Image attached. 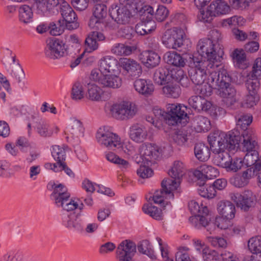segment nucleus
<instances>
[{
  "instance_id": "43",
  "label": "nucleus",
  "mask_w": 261,
  "mask_h": 261,
  "mask_svg": "<svg viewBox=\"0 0 261 261\" xmlns=\"http://www.w3.org/2000/svg\"><path fill=\"white\" fill-rule=\"evenodd\" d=\"M107 7L104 4H95L93 8V15L103 20L107 15Z\"/></svg>"
},
{
  "instance_id": "31",
  "label": "nucleus",
  "mask_w": 261,
  "mask_h": 261,
  "mask_svg": "<svg viewBox=\"0 0 261 261\" xmlns=\"http://www.w3.org/2000/svg\"><path fill=\"white\" fill-rule=\"evenodd\" d=\"M147 133L145 128L138 125H134L130 128L129 136L136 142H142L147 137Z\"/></svg>"
},
{
  "instance_id": "47",
  "label": "nucleus",
  "mask_w": 261,
  "mask_h": 261,
  "mask_svg": "<svg viewBox=\"0 0 261 261\" xmlns=\"http://www.w3.org/2000/svg\"><path fill=\"white\" fill-rule=\"evenodd\" d=\"M56 204H57L58 206H61L63 210L67 211H73L78 207L77 202L70 199L69 198H63L60 202Z\"/></svg>"
},
{
  "instance_id": "11",
  "label": "nucleus",
  "mask_w": 261,
  "mask_h": 261,
  "mask_svg": "<svg viewBox=\"0 0 261 261\" xmlns=\"http://www.w3.org/2000/svg\"><path fill=\"white\" fill-rule=\"evenodd\" d=\"M139 152L144 163L149 165V163H155L160 158L161 149L154 144L147 143L140 146Z\"/></svg>"
},
{
  "instance_id": "9",
  "label": "nucleus",
  "mask_w": 261,
  "mask_h": 261,
  "mask_svg": "<svg viewBox=\"0 0 261 261\" xmlns=\"http://www.w3.org/2000/svg\"><path fill=\"white\" fill-rule=\"evenodd\" d=\"M184 31L178 28L167 30L162 37L163 43L169 48L177 49L183 45Z\"/></svg>"
},
{
  "instance_id": "23",
  "label": "nucleus",
  "mask_w": 261,
  "mask_h": 261,
  "mask_svg": "<svg viewBox=\"0 0 261 261\" xmlns=\"http://www.w3.org/2000/svg\"><path fill=\"white\" fill-rule=\"evenodd\" d=\"M117 66V61L114 58L107 56L100 61L99 70L101 73L107 74L114 73Z\"/></svg>"
},
{
  "instance_id": "29",
  "label": "nucleus",
  "mask_w": 261,
  "mask_h": 261,
  "mask_svg": "<svg viewBox=\"0 0 261 261\" xmlns=\"http://www.w3.org/2000/svg\"><path fill=\"white\" fill-rule=\"evenodd\" d=\"M258 152L256 150L247 152L244 160L248 167L254 166L256 171L261 170V159H258Z\"/></svg>"
},
{
  "instance_id": "17",
  "label": "nucleus",
  "mask_w": 261,
  "mask_h": 261,
  "mask_svg": "<svg viewBox=\"0 0 261 261\" xmlns=\"http://www.w3.org/2000/svg\"><path fill=\"white\" fill-rule=\"evenodd\" d=\"M194 175L197 179V184L201 186L205 184L207 179H211L218 176L219 171L212 166L203 164L194 171Z\"/></svg>"
},
{
  "instance_id": "46",
  "label": "nucleus",
  "mask_w": 261,
  "mask_h": 261,
  "mask_svg": "<svg viewBox=\"0 0 261 261\" xmlns=\"http://www.w3.org/2000/svg\"><path fill=\"white\" fill-rule=\"evenodd\" d=\"M204 185L203 184L201 186L199 185L200 186L198 189L199 194L203 197L208 199L214 198L216 195V191L215 190L214 187L211 186V185L206 187L204 186Z\"/></svg>"
},
{
  "instance_id": "10",
  "label": "nucleus",
  "mask_w": 261,
  "mask_h": 261,
  "mask_svg": "<svg viewBox=\"0 0 261 261\" xmlns=\"http://www.w3.org/2000/svg\"><path fill=\"white\" fill-rule=\"evenodd\" d=\"M230 199L236 203L242 211L247 212L255 204V196L249 191H245L243 194L238 193H231Z\"/></svg>"
},
{
  "instance_id": "6",
  "label": "nucleus",
  "mask_w": 261,
  "mask_h": 261,
  "mask_svg": "<svg viewBox=\"0 0 261 261\" xmlns=\"http://www.w3.org/2000/svg\"><path fill=\"white\" fill-rule=\"evenodd\" d=\"M98 142L108 150L117 151L122 146V143L119 136L109 131L106 127L100 128L96 134Z\"/></svg>"
},
{
  "instance_id": "62",
  "label": "nucleus",
  "mask_w": 261,
  "mask_h": 261,
  "mask_svg": "<svg viewBox=\"0 0 261 261\" xmlns=\"http://www.w3.org/2000/svg\"><path fill=\"white\" fill-rule=\"evenodd\" d=\"M138 175L142 178L151 177L153 174V171L148 167L143 166H140L137 170Z\"/></svg>"
},
{
  "instance_id": "37",
  "label": "nucleus",
  "mask_w": 261,
  "mask_h": 261,
  "mask_svg": "<svg viewBox=\"0 0 261 261\" xmlns=\"http://www.w3.org/2000/svg\"><path fill=\"white\" fill-rule=\"evenodd\" d=\"M51 154L54 159L57 162L56 163L52 164V165L57 166L60 164L64 163L66 154L65 150L63 147L57 145L53 146Z\"/></svg>"
},
{
  "instance_id": "13",
  "label": "nucleus",
  "mask_w": 261,
  "mask_h": 261,
  "mask_svg": "<svg viewBox=\"0 0 261 261\" xmlns=\"http://www.w3.org/2000/svg\"><path fill=\"white\" fill-rule=\"evenodd\" d=\"M66 54L65 44L57 39L50 40L45 48V56L51 59L60 58Z\"/></svg>"
},
{
  "instance_id": "55",
  "label": "nucleus",
  "mask_w": 261,
  "mask_h": 261,
  "mask_svg": "<svg viewBox=\"0 0 261 261\" xmlns=\"http://www.w3.org/2000/svg\"><path fill=\"white\" fill-rule=\"evenodd\" d=\"M119 34L125 39L130 40L135 35V31L134 28L130 26H125L120 29Z\"/></svg>"
},
{
  "instance_id": "40",
  "label": "nucleus",
  "mask_w": 261,
  "mask_h": 261,
  "mask_svg": "<svg viewBox=\"0 0 261 261\" xmlns=\"http://www.w3.org/2000/svg\"><path fill=\"white\" fill-rule=\"evenodd\" d=\"M237 120V125L242 129L246 128L252 121V116L250 114L240 113L235 116Z\"/></svg>"
},
{
  "instance_id": "35",
  "label": "nucleus",
  "mask_w": 261,
  "mask_h": 261,
  "mask_svg": "<svg viewBox=\"0 0 261 261\" xmlns=\"http://www.w3.org/2000/svg\"><path fill=\"white\" fill-rule=\"evenodd\" d=\"M243 150L245 151H251L254 149L256 144L254 137L251 134L250 130H245L243 134Z\"/></svg>"
},
{
  "instance_id": "49",
  "label": "nucleus",
  "mask_w": 261,
  "mask_h": 261,
  "mask_svg": "<svg viewBox=\"0 0 261 261\" xmlns=\"http://www.w3.org/2000/svg\"><path fill=\"white\" fill-rule=\"evenodd\" d=\"M232 58L234 61L236 62L238 66L242 68L244 67L241 66L243 63L246 61V55L244 50L242 49H236L232 54Z\"/></svg>"
},
{
  "instance_id": "39",
  "label": "nucleus",
  "mask_w": 261,
  "mask_h": 261,
  "mask_svg": "<svg viewBox=\"0 0 261 261\" xmlns=\"http://www.w3.org/2000/svg\"><path fill=\"white\" fill-rule=\"evenodd\" d=\"M20 20L27 23L30 22L33 17V12L31 7L28 5H23L19 9Z\"/></svg>"
},
{
  "instance_id": "30",
  "label": "nucleus",
  "mask_w": 261,
  "mask_h": 261,
  "mask_svg": "<svg viewBox=\"0 0 261 261\" xmlns=\"http://www.w3.org/2000/svg\"><path fill=\"white\" fill-rule=\"evenodd\" d=\"M83 129L82 124L80 121L71 119L68 122L66 133L72 137H78L82 135Z\"/></svg>"
},
{
  "instance_id": "28",
  "label": "nucleus",
  "mask_w": 261,
  "mask_h": 261,
  "mask_svg": "<svg viewBox=\"0 0 261 261\" xmlns=\"http://www.w3.org/2000/svg\"><path fill=\"white\" fill-rule=\"evenodd\" d=\"M160 59V57L153 51H145L142 54V62L148 68L158 65Z\"/></svg>"
},
{
  "instance_id": "59",
  "label": "nucleus",
  "mask_w": 261,
  "mask_h": 261,
  "mask_svg": "<svg viewBox=\"0 0 261 261\" xmlns=\"http://www.w3.org/2000/svg\"><path fill=\"white\" fill-rule=\"evenodd\" d=\"M213 16H215L213 12L210 10V6H209L206 11H200V13L198 15V18L200 21L204 22H210L212 20Z\"/></svg>"
},
{
  "instance_id": "36",
  "label": "nucleus",
  "mask_w": 261,
  "mask_h": 261,
  "mask_svg": "<svg viewBox=\"0 0 261 261\" xmlns=\"http://www.w3.org/2000/svg\"><path fill=\"white\" fill-rule=\"evenodd\" d=\"M54 189V192L51 194V196L55 200V203L57 204L60 202V201L65 198H70V194L67 192L66 189L62 184L56 185Z\"/></svg>"
},
{
  "instance_id": "34",
  "label": "nucleus",
  "mask_w": 261,
  "mask_h": 261,
  "mask_svg": "<svg viewBox=\"0 0 261 261\" xmlns=\"http://www.w3.org/2000/svg\"><path fill=\"white\" fill-rule=\"evenodd\" d=\"M259 77L248 74L245 81V86L249 93L256 94L260 87Z\"/></svg>"
},
{
  "instance_id": "3",
  "label": "nucleus",
  "mask_w": 261,
  "mask_h": 261,
  "mask_svg": "<svg viewBox=\"0 0 261 261\" xmlns=\"http://www.w3.org/2000/svg\"><path fill=\"white\" fill-rule=\"evenodd\" d=\"M216 58V56L207 57L198 53L189 57V66L194 67L189 71V76L195 85L198 86L204 84L207 75L206 71L208 72L210 69L218 67L220 62L217 61Z\"/></svg>"
},
{
  "instance_id": "57",
  "label": "nucleus",
  "mask_w": 261,
  "mask_h": 261,
  "mask_svg": "<svg viewBox=\"0 0 261 261\" xmlns=\"http://www.w3.org/2000/svg\"><path fill=\"white\" fill-rule=\"evenodd\" d=\"M230 219H226L224 217L216 218L214 221L215 228H219L221 229H228L231 227Z\"/></svg>"
},
{
  "instance_id": "22",
  "label": "nucleus",
  "mask_w": 261,
  "mask_h": 261,
  "mask_svg": "<svg viewBox=\"0 0 261 261\" xmlns=\"http://www.w3.org/2000/svg\"><path fill=\"white\" fill-rule=\"evenodd\" d=\"M188 102L189 105L194 109L198 111H203L207 112L212 108V103L204 99L202 96L196 95L191 97Z\"/></svg>"
},
{
  "instance_id": "41",
  "label": "nucleus",
  "mask_w": 261,
  "mask_h": 261,
  "mask_svg": "<svg viewBox=\"0 0 261 261\" xmlns=\"http://www.w3.org/2000/svg\"><path fill=\"white\" fill-rule=\"evenodd\" d=\"M243 164V161L242 158L237 157L232 158L230 157L229 161L224 168H225L227 171L236 172L241 169Z\"/></svg>"
},
{
  "instance_id": "32",
  "label": "nucleus",
  "mask_w": 261,
  "mask_h": 261,
  "mask_svg": "<svg viewBox=\"0 0 261 261\" xmlns=\"http://www.w3.org/2000/svg\"><path fill=\"white\" fill-rule=\"evenodd\" d=\"M100 84L103 87L118 88L121 86V79L116 75L110 74H103Z\"/></svg>"
},
{
  "instance_id": "8",
  "label": "nucleus",
  "mask_w": 261,
  "mask_h": 261,
  "mask_svg": "<svg viewBox=\"0 0 261 261\" xmlns=\"http://www.w3.org/2000/svg\"><path fill=\"white\" fill-rule=\"evenodd\" d=\"M187 108L185 106L169 103L167 105L165 120L168 124L171 125L181 123L182 120L187 117Z\"/></svg>"
},
{
  "instance_id": "54",
  "label": "nucleus",
  "mask_w": 261,
  "mask_h": 261,
  "mask_svg": "<svg viewBox=\"0 0 261 261\" xmlns=\"http://www.w3.org/2000/svg\"><path fill=\"white\" fill-rule=\"evenodd\" d=\"M172 141L179 146L184 145L187 141L188 138L186 134L181 132H174L171 136Z\"/></svg>"
},
{
  "instance_id": "38",
  "label": "nucleus",
  "mask_w": 261,
  "mask_h": 261,
  "mask_svg": "<svg viewBox=\"0 0 261 261\" xmlns=\"http://www.w3.org/2000/svg\"><path fill=\"white\" fill-rule=\"evenodd\" d=\"M142 210L154 219L159 220L163 219L162 210L155 206L147 204L143 206Z\"/></svg>"
},
{
  "instance_id": "56",
  "label": "nucleus",
  "mask_w": 261,
  "mask_h": 261,
  "mask_svg": "<svg viewBox=\"0 0 261 261\" xmlns=\"http://www.w3.org/2000/svg\"><path fill=\"white\" fill-rule=\"evenodd\" d=\"M230 183L236 187H243L248 183L240 173L235 174L229 179Z\"/></svg>"
},
{
  "instance_id": "42",
  "label": "nucleus",
  "mask_w": 261,
  "mask_h": 261,
  "mask_svg": "<svg viewBox=\"0 0 261 261\" xmlns=\"http://www.w3.org/2000/svg\"><path fill=\"white\" fill-rule=\"evenodd\" d=\"M101 89L94 83L88 84V94L92 100H99L101 98Z\"/></svg>"
},
{
  "instance_id": "4",
  "label": "nucleus",
  "mask_w": 261,
  "mask_h": 261,
  "mask_svg": "<svg viewBox=\"0 0 261 261\" xmlns=\"http://www.w3.org/2000/svg\"><path fill=\"white\" fill-rule=\"evenodd\" d=\"M211 39H201L199 41L197 45V53L207 57L216 56L217 61L220 62L223 51L219 48L217 51L215 42H218L221 40V33L217 30L210 32Z\"/></svg>"
},
{
  "instance_id": "63",
  "label": "nucleus",
  "mask_w": 261,
  "mask_h": 261,
  "mask_svg": "<svg viewBox=\"0 0 261 261\" xmlns=\"http://www.w3.org/2000/svg\"><path fill=\"white\" fill-rule=\"evenodd\" d=\"M170 75L171 76V82L173 80L177 82H181V80L185 79L184 73L182 70H170Z\"/></svg>"
},
{
  "instance_id": "2",
  "label": "nucleus",
  "mask_w": 261,
  "mask_h": 261,
  "mask_svg": "<svg viewBox=\"0 0 261 261\" xmlns=\"http://www.w3.org/2000/svg\"><path fill=\"white\" fill-rule=\"evenodd\" d=\"M241 137L237 131L229 132L227 134L210 135L207 139L211 150L216 154L215 162L218 166L226 167L230 156L225 150H234L238 147Z\"/></svg>"
},
{
  "instance_id": "7",
  "label": "nucleus",
  "mask_w": 261,
  "mask_h": 261,
  "mask_svg": "<svg viewBox=\"0 0 261 261\" xmlns=\"http://www.w3.org/2000/svg\"><path fill=\"white\" fill-rule=\"evenodd\" d=\"M111 115L117 119H128L133 118L137 112L135 104L129 101H123L113 105L110 109Z\"/></svg>"
},
{
  "instance_id": "18",
  "label": "nucleus",
  "mask_w": 261,
  "mask_h": 261,
  "mask_svg": "<svg viewBox=\"0 0 261 261\" xmlns=\"http://www.w3.org/2000/svg\"><path fill=\"white\" fill-rule=\"evenodd\" d=\"M60 12L62 17L66 21V26L68 30H74L79 27L76 22L77 16L70 5L66 2L61 5Z\"/></svg>"
},
{
  "instance_id": "20",
  "label": "nucleus",
  "mask_w": 261,
  "mask_h": 261,
  "mask_svg": "<svg viewBox=\"0 0 261 261\" xmlns=\"http://www.w3.org/2000/svg\"><path fill=\"white\" fill-rule=\"evenodd\" d=\"M184 56H181L175 52H168L165 54L164 58L165 62L168 64L177 67H184L186 62L189 64V57L194 55L186 54Z\"/></svg>"
},
{
  "instance_id": "24",
  "label": "nucleus",
  "mask_w": 261,
  "mask_h": 261,
  "mask_svg": "<svg viewBox=\"0 0 261 261\" xmlns=\"http://www.w3.org/2000/svg\"><path fill=\"white\" fill-rule=\"evenodd\" d=\"M154 82L162 85L171 82L170 70L165 67H160L155 70L153 75Z\"/></svg>"
},
{
  "instance_id": "60",
  "label": "nucleus",
  "mask_w": 261,
  "mask_h": 261,
  "mask_svg": "<svg viewBox=\"0 0 261 261\" xmlns=\"http://www.w3.org/2000/svg\"><path fill=\"white\" fill-rule=\"evenodd\" d=\"M249 74L261 78V58H257L254 61L252 71Z\"/></svg>"
},
{
  "instance_id": "12",
  "label": "nucleus",
  "mask_w": 261,
  "mask_h": 261,
  "mask_svg": "<svg viewBox=\"0 0 261 261\" xmlns=\"http://www.w3.org/2000/svg\"><path fill=\"white\" fill-rule=\"evenodd\" d=\"M136 252V244L130 240H126L118 246L116 257L119 261H134L132 257Z\"/></svg>"
},
{
  "instance_id": "21",
  "label": "nucleus",
  "mask_w": 261,
  "mask_h": 261,
  "mask_svg": "<svg viewBox=\"0 0 261 261\" xmlns=\"http://www.w3.org/2000/svg\"><path fill=\"white\" fill-rule=\"evenodd\" d=\"M219 213L226 219H232L235 216L236 208L229 201H221L217 204Z\"/></svg>"
},
{
  "instance_id": "50",
  "label": "nucleus",
  "mask_w": 261,
  "mask_h": 261,
  "mask_svg": "<svg viewBox=\"0 0 261 261\" xmlns=\"http://www.w3.org/2000/svg\"><path fill=\"white\" fill-rule=\"evenodd\" d=\"M163 92L168 97L176 98L179 95V88L172 84L167 85L162 88Z\"/></svg>"
},
{
  "instance_id": "52",
  "label": "nucleus",
  "mask_w": 261,
  "mask_h": 261,
  "mask_svg": "<svg viewBox=\"0 0 261 261\" xmlns=\"http://www.w3.org/2000/svg\"><path fill=\"white\" fill-rule=\"evenodd\" d=\"M85 92L81 83L76 82L72 89V98L76 100H81L84 98Z\"/></svg>"
},
{
  "instance_id": "19",
  "label": "nucleus",
  "mask_w": 261,
  "mask_h": 261,
  "mask_svg": "<svg viewBox=\"0 0 261 261\" xmlns=\"http://www.w3.org/2000/svg\"><path fill=\"white\" fill-rule=\"evenodd\" d=\"M59 4V0H34L33 7L37 14L45 15L53 12Z\"/></svg>"
},
{
  "instance_id": "58",
  "label": "nucleus",
  "mask_w": 261,
  "mask_h": 261,
  "mask_svg": "<svg viewBox=\"0 0 261 261\" xmlns=\"http://www.w3.org/2000/svg\"><path fill=\"white\" fill-rule=\"evenodd\" d=\"M256 0H229V3L236 9H245L248 6L249 3Z\"/></svg>"
},
{
  "instance_id": "53",
  "label": "nucleus",
  "mask_w": 261,
  "mask_h": 261,
  "mask_svg": "<svg viewBox=\"0 0 261 261\" xmlns=\"http://www.w3.org/2000/svg\"><path fill=\"white\" fill-rule=\"evenodd\" d=\"M85 52L91 53L96 50L98 47V44L94 38L89 34L85 40Z\"/></svg>"
},
{
  "instance_id": "25",
  "label": "nucleus",
  "mask_w": 261,
  "mask_h": 261,
  "mask_svg": "<svg viewBox=\"0 0 261 261\" xmlns=\"http://www.w3.org/2000/svg\"><path fill=\"white\" fill-rule=\"evenodd\" d=\"M134 86L138 93L146 96L151 95L154 90V87L152 84L142 79L136 80Z\"/></svg>"
},
{
  "instance_id": "15",
  "label": "nucleus",
  "mask_w": 261,
  "mask_h": 261,
  "mask_svg": "<svg viewBox=\"0 0 261 261\" xmlns=\"http://www.w3.org/2000/svg\"><path fill=\"white\" fill-rule=\"evenodd\" d=\"M120 65L125 72V75L131 78L139 77L142 73V67L137 61L130 58H121Z\"/></svg>"
},
{
  "instance_id": "45",
  "label": "nucleus",
  "mask_w": 261,
  "mask_h": 261,
  "mask_svg": "<svg viewBox=\"0 0 261 261\" xmlns=\"http://www.w3.org/2000/svg\"><path fill=\"white\" fill-rule=\"evenodd\" d=\"M248 247L252 253H261V237H253L249 239Z\"/></svg>"
},
{
  "instance_id": "33",
  "label": "nucleus",
  "mask_w": 261,
  "mask_h": 261,
  "mask_svg": "<svg viewBox=\"0 0 261 261\" xmlns=\"http://www.w3.org/2000/svg\"><path fill=\"white\" fill-rule=\"evenodd\" d=\"M194 153L197 159L202 162L207 161L210 157L211 152L208 146L202 143H196Z\"/></svg>"
},
{
  "instance_id": "16",
  "label": "nucleus",
  "mask_w": 261,
  "mask_h": 261,
  "mask_svg": "<svg viewBox=\"0 0 261 261\" xmlns=\"http://www.w3.org/2000/svg\"><path fill=\"white\" fill-rule=\"evenodd\" d=\"M190 220L192 222H199V225L206 227L207 230L211 233L215 229V225L212 215L209 214L207 207L203 206L202 212L197 215L191 217Z\"/></svg>"
},
{
  "instance_id": "27",
  "label": "nucleus",
  "mask_w": 261,
  "mask_h": 261,
  "mask_svg": "<svg viewBox=\"0 0 261 261\" xmlns=\"http://www.w3.org/2000/svg\"><path fill=\"white\" fill-rule=\"evenodd\" d=\"M192 126L198 133L208 131L211 128V123L208 119L203 116L195 117L192 122Z\"/></svg>"
},
{
  "instance_id": "61",
  "label": "nucleus",
  "mask_w": 261,
  "mask_h": 261,
  "mask_svg": "<svg viewBox=\"0 0 261 261\" xmlns=\"http://www.w3.org/2000/svg\"><path fill=\"white\" fill-rule=\"evenodd\" d=\"M216 252L211 250L207 247H204L202 250L203 258L205 261H212L214 259L216 255Z\"/></svg>"
},
{
  "instance_id": "44",
  "label": "nucleus",
  "mask_w": 261,
  "mask_h": 261,
  "mask_svg": "<svg viewBox=\"0 0 261 261\" xmlns=\"http://www.w3.org/2000/svg\"><path fill=\"white\" fill-rule=\"evenodd\" d=\"M111 51L117 56H128L132 54V49L130 46L119 43L116 44L112 48Z\"/></svg>"
},
{
  "instance_id": "14",
  "label": "nucleus",
  "mask_w": 261,
  "mask_h": 261,
  "mask_svg": "<svg viewBox=\"0 0 261 261\" xmlns=\"http://www.w3.org/2000/svg\"><path fill=\"white\" fill-rule=\"evenodd\" d=\"M109 13L111 18L118 24L127 23L132 17L130 11L125 6L113 5L109 9Z\"/></svg>"
},
{
  "instance_id": "64",
  "label": "nucleus",
  "mask_w": 261,
  "mask_h": 261,
  "mask_svg": "<svg viewBox=\"0 0 261 261\" xmlns=\"http://www.w3.org/2000/svg\"><path fill=\"white\" fill-rule=\"evenodd\" d=\"M188 250V248L182 250L179 249L175 255L176 261H191L189 254L186 252Z\"/></svg>"
},
{
  "instance_id": "26",
  "label": "nucleus",
  "mask_w": 261,
  "mask_h": 261,
  "mask_svg": "<svg viewBox=\"0 0 261 261\" xmlns=\"http://www.w3.org/2000/svg\"><path fill=\"white\" fill-rule=\"evenodd\" d=\"M210 6L215 16L227 14L230 11L229 6L224 0L215 1Z\"/></svg>"
},
{
  "instance_id": "48",
  "label": "nucleus",
  "mask_w": 261,
  "mask_h": 261,
  "mask_svg": "<svg viewBox=\"0 0 261 261\" xmlns=\"http://www.w3.org/2000/svg\"><path fill=\"white\" fill-rule=\"evenodd\" d=\"M45 167L46 168H50L55 172H59L64 170L65 172L70 177H73L74 175L72 170L66 166L65 162L62 164H60L57 166L56 165H52L51 163H47L45 164Z\"/></svg>"
},
{
  "instance_id": "51",
  "label": "nucleus",
  "mask_w": 261,
  "mask_h": 261,
  "mask_svg": "<svg viewBox=\"0 0 261 261\" xmlns=\"http://www.w3.org/2000/svg\"><path fill=\"white\" fill-rule=\"evenodd\" d=\"M169 15L168 10L164 6H158V8L155 9L154 16L155 19L159 22L164 21Z\"/></svg>"
},
{
  "instance_id": "1",
  "label": "nucleus",
  "mask_w": 261,
  "mask_h": 261,
  "mask_svg": "<svg viewBox=\"0 0 261 261\" xmlns=\"http://www.w3.org/2000/svg\"><path fill=\"white\" fill-rule=\"evenodd\" d=\"M231 77L227 71L223 68L218 71L212 70L208 72L207 82L198 85L197 89L199 96H210L213 89L217 90V94L223 98H233L236 94L235 89L231 85Z\"/></svg>"
},
{
  "instance_id": "5",
  "label": "nucleus",
  "mask_w": 261,
  "mask_h": 261,
  "mask_svg": "<svg viewBox=\"0 0 261 261\" xmlns=\"http://www.w3.org/2000/svg\"><path fill=\"white\" fill-rule=\"evenodd\" d=\"M185 171L184 165L182 162L179 161L174 162L171 169L168 172V174L171 178L164 179L161 183V186L166 193H170L173 191L178 190L181 178L185 174Z\"/></svg>"
}]
</instances>
